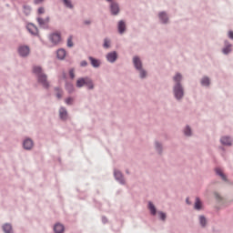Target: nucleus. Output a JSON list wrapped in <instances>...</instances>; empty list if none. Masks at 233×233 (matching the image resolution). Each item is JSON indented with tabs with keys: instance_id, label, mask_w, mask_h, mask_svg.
<instances>
[{
	"instance_id": "obj_1",
	"label": "nucleus",
	"mask_w": 233,
	"mask_h": 233,
	"mask_svg": "<svg viewBox=\"0 0 233 233\" xmlns=\"http://www.w3.org/2000/svg\"><path fill=\"white\" fill-rule=\"evenodd\" d=\"M33 72L38 76V82L44 88H48V86H50V84L46 81V75L43 74V69L40 66H34Z\"/></svg>"
},
{
	"instance_id": "obj_2",
	"label": "nucleus",
	"mask_w": 233,
	"mask_h": 233,
	"mask_svg": "<svg viewBox=\"0 0 233 233\" xmlns=\"http://www.w3.org/2000/svg\"><path fill=\"white\" fill-rule=\"evenodd\" d=\"M181 78L182 76L180 74H177L173 78L175 83H177L174 87V94L177 99H181V97H183V87L181 86L180 84Z\"/></svg>"
},
{
	"instance_id": "obj_3",
	"label": "nucleus",
	"mask_w": 233,
	"mask_h": 233,
	"mask_svg": "<svg viewBox=\"0 0 233 233\" xmlns=\"http://www.w3.org/2000/svg\"><path fill=\"white\" fill-rule=\"evenodd\" d=\"M76 86L78 88H81L82 86H87V88H89V90H92V88H94V84L92 83V80L88 77L79 78L76 81Z\"/></svg>"
},
{
	"instance_id": "obj_4",
	"label": "nucleus",
	"mask_w": 233,
	"mask_h": 233,
	"mask_svg": "<svg viewBox=\"0 0 233 233\" xmlns=\"http://www.w3.org/2000/svg\"><path fill=\"white\" fill-rule=\"evenodd\" d=\"M133 63L135 67L137 68V70H139L140 72V77H147V72H145V70H143L142 68V63H141V59H139V57L135 56L133 58Z\"/></svg>"
},
{
	"instance_id": "obj_5",
	"label": "nucleus",
	"mask_w": 233,
	"mask_h": 233,
	"mask_svg": "<svg viewBox=\"0 0 233 233\" xmlns=\"http://www.w3.org/2000/svg\"><path fill=\"white\" fill-rule=\"evenodd\" d=\"M18 53L22 57H25V56H28L30 54V47L26 46H22L18 48Z\"/></svg>"
},
{
	"instance_id": "obj_6",
	"label": "nucleus",
	"mask_w": 233,
	"mask_h": 233,
	"mask_svg": "<svg viewBox=\"0 0 233 233\" xmlns=\"http://www.w3.org/2000/svg\"><path fill=\"white\" fill-rule=\"evenodd\" d=\"M50 41L54 43V45H58L61 43V35L59 33H54L50 35Z\"/></svg>"
},
{
	"instance_id": "obj_7",
	"label": "nucleus",
	"mask_w": 233,
	"mask_h": 233,
	"mask_svg": "<svg viewBox=\"0 0 233 233\" xmlns=\"http://www.w3.org/2000/svg\"><path fill=\"white\" fill-rule=\"evenodd\" d=\"M27 30H28V32H30V34H32V35H37V34L39 32L37 30V27L33 24H28L27 25Z\"/></svg>"
},
{
	"instance_id": "obj_8",
	"label": "nucleus",
	"mask_w": 233,
	"mask_h": 233,
	"mask_svg": "<svg viewBox=\"0 0 233 233\" xmlns=\"http://www.w3.org/2000/svg\"><path fill=\"white\" fill-rule=\"evenodd\" d=\"M32 147H34V142L32 141V139H25L24 141V148H25V150H30Z\"/></svg>"
},
{
	"instance_id": "obj_9",
	"label": "nucleus",
	"mask_w": 233,
	"mask_h": 233,
	"mask_svg": "<svg viewBox=\"0 0 233 233\" xmlns=\"http://www.w3.org/2000/svg\"><path fill=\"white\" fill-rule=\"evenodd\" d=\"M111 14H113V15L119 14V5H117V4H111Z\"/></svg>"
},
{
	"instance_id": "obj_10",
	"label": "nucleus",
	"mask_w": 233,
	"mask_h": 233,
	"mask_svg": "<svg viewBox=\"0 0 233 233\" xmlns=\"http://www.w3.org/2000/svg\"><path fill=\"white\" fill-rule=\"evenodd\" d=\"M106 58H107V61H109L110 63H114V61L117 59V54L116 52L109 53L106 56Z\"/></svg>"
},
{
	"instance_id": "obj_11",
	"label": "nucleus",
	"mask_w": 233,
	"mask_h": 233,
	"mask_svg": "<svg viewBox=\"0 0 233 233\" xmlns=\"http://www.w3.org/2000/svg\"><path fill=\"white\" fill-rule=\"evenodd\" d=\"M54 230L56 233H63L65 232V226L62 224H56L54 227Z\"/></svg>"
},
{
	"instance_id": "obj_12",
	"label": "nucleus",
	"mask_w": 233,
	"mask_h": 233,
	"mask_svg": "<svg viewBox=\"0 0 233 233\" xmlns=\"http://www.w3.org/2000/svg\"><path fill=\"white\" fill-rule=\"evenodd\" d=\"M58 59H64L66 57V51L65 49H58L56 52Z\"/></svg>"
},
{
	"instance_id": "obj_13",
	"label": "nucleus",
	"mask_w": 233,
	"mask_h": 233,
	"mask_svg": "<svg viewBox=\"0 0 233 233\" xmlns=\"http://www.w3.org/2000/svg\"><path fill=\"white\" fill-rule=\"evenodd\" d=\"M222 145H228V147H230V145H232V139H230V137H224L220 139Z\"/></svg>"
},
{
	"instance_id": "obj_14",
	"label": "nucleus",
	"mask_w": 233,
	"mask_h": 233,
	"mask_svg": "<svg viewBox=\"0 0 233 233\" xmlns=\"http://www.w3.org/2000/svg\"><path fill=\"white\" fill-rule=\"evenodd\" d=\"M216 174H218V176H220V177L223 179V181H227V176H225V174H223V171L221 170V168L217 167L215 169Z\"/></svg>"
},
{
	"instance_id": "obj_15",
	"label": "nucleus",
	"mask_w": 233,
	"mask_h": 233,
	"mask_svg": "<svg viewBox=\"0 0 233 233\" xmlns=\"http://www.w3.org/2000/svg\"><path fill=\"white\" fill-rule=\"evenodd\" d=\"M59 116H60V119H66L67 117L66 109H65L64 107L60 108Z\"/></svg>"
},
{
	"instance_id": "obj_16",
	"label": "nucleus",
	"mask_w": 233,
	"mask_h": 233,
	"mask_svg": "<svg viewBox=\"0 0 233 233\" xmlns=\"http://www.w3.org/2000/svg\"><path fill=\"white\" fill-rule=\"evenodd\" d=\"M89 60L91 61L92 66H94L95 68H97V66H99V65H100L99 60H97L92 56L89 57Z\"/></svg>"
},
{
	"instance_id": "obj_17",
	"label": "nucleus",
	"mask_w": 233,
	"mask_h": 233,
	"mask_svg": "<svg viewBox=\"0 0 233 233\" xmlns=\"http://www.w3.org/2000/svg\"><path fill=\"white\" fill-rule=\"evenodd\" d=\"M125 28H127V25H125V22L120 21V22L118 23V31H119V34H123V32H125Z\"/></svg>"
},
{
	"instance_id": "obj_18",
	"label": "nucleus",
	"mask_w": 233,
	"mask_h": 233,
	"mask_svg": "<svg viewBox=\"0 0 233 233\" xmlns=\"http://www.w3.org/2000/svg\"><path fill=\"white\" fill-rule=\"evenodd\" d=\"M3 230H4V232H5V233H12L13 231H12V226L10 225V224H5L4 226H3Z\"/></svg>"
},
{
	"instance_id": "obj_19",
	"label": "nucleus",
	"mask_w": 233,
	"mask_h": 233,
	"mask_svg": "<svg viewBox=\"0 0 233 233\" xmlns=\"http://www.w3.org/2000/svg\"><path fill=\"white\" fill-rule=\"evenodd\" d=\"M159 19L160 21H162V23H167L168 21V17L167 16V14L163 12L159 14Z\"/></svg>"
},
{
	"instance_id": "obj_20",
	"label": "nucleus",
	"mask_w": 233,
	"mask_h": 233,
	"mask_svg": "<svg viewBox=\"0 0 233 233\" xmlns=\"http://www.w3.org/2000/svg\"><path fill=\"white\" fill-rule=\"evenodd\" d=\"M201 207H202L201 200L199 199V198H197L195 202L196 210H201Z\"/></svg>"
},
{
	"instance_id": "obj_21",
	"label": "nucleus",
	"mask_w": 233,
	"mask_h": 233,
	"mask_svg": "<svg viewBox=\"0 0 233 233\" xmlns=\"http://www.w3.org/2000/svg\"><path fill=\"white\" fill-rule=\"evenodd\" d=\"M115 177L121 183H123V175L119 171H115Z\"/></svg>"
},
{
	"instance_id": "obj_22",
	"label": "nucleus",
	"mask_w": 233,
	"mask_h": 233,
	"mask_svg": "<svg viewBox=\"0 0 233 233\" xmlns=\"http://www.w3.org/2000/svg\"><path fill=\"white\" fill-rule=\"evenodd\" d=\"M148 208H149V210H150V212H151V214L153 215V216H156V207L154 206V204H152V202H149V204H148Z\"/></svg>"
},
{
	"instance_id": "obj_23",
	"label": "nucleus",
	"mask_w": 233,
	"mask_h": 233,
	"mask_svg": "<svg viewBox=\"0 0 233 233\" xmlns=\"http://www.w3.org/2000/svg\"><path fill=\"white\" fill-rule=\"evenodd\" d=\"M201 85H203V86H208V85H210V79H208V77L202 78Z\"/></svg>"
},
{
	"instance_id": "obj_24",
	"label": "nucleus",
	"mask_w": 233,
	"mask_h": 233,
	"mask_svg": "<svg viewBox=\"0 0 233 233\" xmlns=\"http://www.w3.org/2000/svg\"><path fill=\"white\" fill-rule=\"evenodd\" d=\"M232 45H228L223 49V54H229V52L232 50Z\"/></svg>"
},
{
	"instance_id": "obj_25",
	"label": "nucleus",
	"mask_w": 233,
	"mask_h": 233,
	"mask_svg": "<svg viewBox=\"0 0 233 233\" xmlns=\"http://www.w3.org/2000/svg\"><path fill=\"white\" fill-rule=\"evenodd\" d=\"M64 1V5L67 7V8H74V5H72V2L70 0H63Z\"/></svg>"
},
{
	"instance_id": "obj_26",
	"label": "nucleus",
	"mask_w": 233,
	"mask_h": 233,
	"mask_svg": "<svg viewBox=\"0 0 233 233\" xmlns=\"http://www.w3.org/2000/svg\"><path fill=\"white\" fill-rule=\"evenodd\" d=\"M199 221H200V225H201L202 227H205V226L207 225V218H205V217L200 216V217H199Z\"/></svg>"
},
{
	"instance_id": "obj_27",
	"label": "nucleus",
	"mask_w": 233,
	"mask_h": 233,
	"mask_svg": "<svg viewBox=\"0 0 233 233\" xmlns=\"http://www.w3.org/2000/svg\"><path fill=\"white\" fill-rule=\"evenodd\" d=\"M37 21L39 23V25H46V23H48V21H50L49 18H46V19H43V18H37Z\"/></svg>"
},
{
	"instance_id": "obj_28",
	"label": "nucleus",
	"mask_w": 233,
	"mask_h": 233,
	"mask_svg": "<svg viewBox=\"0 0 233 233\" xmlns=\"http://www.w3.org/2000/svg\"><path fill=\"white\" fill-rule=\"evenodd\" d=\"M184 134H185V136H191L192 130L190 129V127H187L184 130Z\"/></svg>"
},
{
	"instance_id": "obj_29",
	"label": "nucleus",
	"mask_w": 233,
	"mask_h": 233,
	"mask_svg": "<svg viewBox=\"0 0 233 233\" xmlns=\"http://www.w3.org/2000/svg\"><path fill=\"white\" fill-rule=\"evenodd\" d=\"M67 46L69 48H72V46H74V43L72 42V36H69L67 39Z\"/></svg>"
},
{
	"instance_id": "obj_30",
	"label": "nucleus",
	"mask_w": 233,
	"mask_h": 233,
	"mask_svg": "<svg viewBox=\"0 0 233 233\" xmlns=\"http://www.w3.org/2000/svg\"><path fill=\"white\" fill-rule=\"evenodd\" d=\"M110 47V40L105 39L104 41V48H109Z\"/></svg>"
},
{
	"instance_id": "obj_31",
	"label": "nucleus",
	"mask_w": 233,
	"mask_h": 233,
	"mask_svg": "<svg viewBox=\"0 0 233 233\" xmlns=\"http://www.w3.org/2000/svg\"><path fill=\"white\" fill-rule=\"evenodd\" d=\"M159 217L162 221H165V219H167V215L163 212H159Z\"/></svg>"
},
{
	"instance_id": "obj_32",
	"label": "nucleus",
	"mask_w": 233,
	"mask_h": 233,
	"mask_svg": "<svg viewBox=\"0 0 233 233\" xmlns=\"http://www.w3.org/2000/svg\"><path fill=\"white\" fill-rule=\"evenodd\" d=\"M66 89L68 90V92H73V91H74V86L68 84V85L66 86Z\"/></svg>"
},
{
	"instance_id": "obj_33",
	"label": "nucleus",
	"mask_w": 233,
	"mask_h": 233,
	"mask_svg": "<svg viewBox=\"0 0 233 233\" xmlns=\"http://www.w3.org/2000/svg\"><path fill=\"white\" fill-rule=\"evenodd\" d=\"M66 105H72V103H74V98L69 97L66 100Z\"/></svg>"
},
{
	"instance_id": "obj_34",
	"label": "nucleus",
	"mask_w": 233,
	"mask_h": 233,
	"mask_svg": "<svg viewBox=\"0 0 233 233\" xmlns=\"http://www.w3.org/2000/svg\"><path fill=\"white\" fill-rule=\"evenodd\" d=\"M56 97H58V99H61V96H63V93L61 92V90L56 89Z\"/></svg>"
},
{
	"instance_id": "obj_35",
	"label": "nucleus",
	"mask_w": 233,
	"mask_h": 233,
	"mask_svg": "<svg viewBox=\"0 0 233 233\" xmlns=\"http://www.w3.org/2000/svg\"><path fill=\"white\" fill-rule=\"evenodd\" d=\"M69 76H70L71 79H74V77H76V75H75V73H74V69H71V70L69 71Z\"/></svg>"
},
{
	"instance_id": "obj_36",
	"label": "nucleus",
	"mask_w": 233,
	"mask_h": 233,
	"mask_svg": "<svg viewBox=\"0 0 233 233\" xmlns=\"http://www.w3.org/2000/svg\"><path fill=\"white\" fill-rule=\"evenodd\" d=\"M44 12H45V8L44 7L38 8V14H43Z\"/></svg>"
},
{
	"instance_id": "obj_37",
	"label": "nucleus",
	"mask_w": 233,
	"mask_h": 233,
	"mask_svg": "<svg viewBox=\"0 0 233 233\" xmlns=\"http://www.w3.org/2000/svg\"><path fill=\"white\" fill-rule=\"evenodd\" d=\"M228 37H229V39H233V32L232 31L228 32Z\"/></svg>"
},
{
	"instance_id": "obj_38",
	"label": "nucleus",
	"mask_w": 233,
	"mask_h": 233,
	"mask_svg": "<svg viewBox=\"0 0 233 233\" xmlns=\"http://www.w3.org/2000/svg\"><path fill=\"white\" fill-rule=\"evenodd\" d=\"M86 65H87L86 61H82L81 62V66H86Z\"/></svg>"
},
{
	"instance_id": "obj_39",
	"label": "nucleus",
	"mask_w": 233,
	"mask_h": 233,
	"mask_svg": "<svg viewBox=\"0 0 233 233\" xmlns=\"http://www.w3.org/2000/svg\"><path fill=\"white\" fill-rule=\"evenodd\" d=\"M35 3L39 4V3H43V0H35Z\"/></svg>"
},
{
	"instance_id": "obj_40",
	"label": "nucleus",
	"mask_w": 233,
	"mask_h": 233,
	"mask_svg": "<svg viewBox=\"0 0 233 233\" xmlns=\"http://www.w3.org/2000/svg\"><path fill=\"white\" fill-rule=\"evenodd\" d=\"M156 147H157V148H159V147H161V145H159V143H156Z\"/></svg>"
},
{
	"instance_id": "obj_41",
	"label": "nucleus",
	"mask_w": 233,
	"mask_h": 233,
	"mask_svg": "<svg viewBox=\"0 0 233 233\" xmlns=\"http://www.w3.org/2000/svg\"><path fill=\"white\" fill-rule=\"evenodd\" d=\"M217 199H219V195H218V193L215 194Z\"/></svg>"
},
{
	"instance_id": "obj_42",
	"label": "nucleus",
	"mask_w": 233,
	"mask_h": 233,
	"mask_svg": "<svg viewBox=\"0 0 233 233\" xmlns=\"http://www.w3.org/2000/svg\"><path fill=\"white\" fill-rule=\"evenodd\" d=\"M86 25H90V22H86Z\"/></svg>"
},
{
	"instance_id": "obj_43",
	"label": "nucleus",
	"mask_w": 233,
	"mask_h": 233,
	"mask_svg": "<svg viewBox=\"0 0 233 233\" xmlns=\"http://www.w3.org/2000/svg\"><path fill=\"white\" fill-rule=\"evenodd\" d=\"M187 203H189V200H188V198H187Z\"/></svg>"
},
{
	"instance_id": "obj_44",
	"label": "nucleus",
	"mask_w": 233,
	"mask_h": 233,
	"mask_svg": "<svg viewBox=\"0 0 233 233\" xmlns=\"http://www.w3.org/2000/svg\"><path fill=\"white\" fill-rule=\"evenodd\" d=\"M107 1H112V0H107Z\"/></svg>"
}]
</instances>
